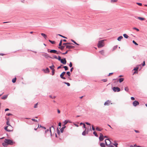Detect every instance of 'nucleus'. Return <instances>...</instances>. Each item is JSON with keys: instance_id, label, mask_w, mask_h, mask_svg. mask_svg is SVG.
I'll return each instance as SVG.
<instances>
[{"instance_id": "obj_17", "label": "nucleus", "mask_w": 147, "mask_h": 147, "mask_svg": "<svg viewBox=\"0 0 147 147\" xmlns=\"http://www.w3.org/2000/svg\"><path fill=\"white\" fill-rule=\"evenodd\" d=\"M68 123H71V121L68 120H66L63 122V125H65Z\"/></svg>"}, {"instance_id": "obj_34", "label": "nucleus", "mask_w": 147, "mask_h": 147, "mask_svg": "<svg viewBox=\"0 0 147 147\" xmlns=\"http://www.w3.org/2000/svg\"><path fill=\"white\" fill-rule=\"evenodd\" d=\"M106 140H109L110 141V140L109 139V138H108V139H106L105 140V145H106L107 146H108V144H107V142H106Z\"/></svg>"}, {"instance_id": "obj_47", "label": "nucleus", "mask_w": 147, "mask_h": 147, "mask_svg": "<svg viewBox=\"0 0 147 147\" xmlns=\"http://www.w3.org/2000/svg\"><path fill=\"white\" fill-rule=\"evenodd\" d=\"M49 97L53 99L55 98L56 96H52V95H50L49 96Z\"/></svg>"}, {"instance_id": "obj_27", "label": "nucleus", "mask_w": 147, "mask_h": 147, "mask_svg": "<svg viewBox=\"0 0 147 147\" xmlns=\"http://www.w3.org/2000/svg\"><path fill=\"white\" fill-rule=\"evenodd\" d=\"M99 52L102 55H103L104 54V51L103 50L100 51Z\"/></svg>"}, {"instance_id": "obj_26", "label": "nucleus", "mask_w": 147, "mask_h": 147, "mask_svg": "<svg viewBox=\"0 0 147 147\" xmlns=\"http://www.w3.org/2000/svg\"><path fill=\"white\" fill-rule=\"evenodd\" d=\"M55 66L54 65H53V64H52V65L51 66H50L49 67L50 68V69H51L52 70V69H54V67H55Z\"/></svg>"}, {"instance_id": "obj_24", "label": "nucleus", "mask_w": 147, "mask_h": 147, "mask_svg": "<svg viewBox=\"0 0 147 147\" xmlns=\"http://www.w3.org/2000/svg\"><path fill=\"white\" fill-rule=\"evenodd\" d=\"M2 145L4 147H6L7 145V144L5 142H3L2 143Z\"/></svg>"}, {"instance_id": "obj_4", "label": "nucleus", "mask_w": 147, "mask_h": 147, "mask_svg": "<svg viewBox=\"0 0 147 147\" xmlns=\"http://www.w3.org/2000/svg\"><path fill=\"white\" fill-rule=\"evenodd\" d=\"M132 104L135 107L138 105L139 104V103L138 101L135 100L133 102Z\"/></svg>"}, {"instance_id": "obj_58", "label": "nucleus", "mask_w": 147, "mask_h": 147, "mask_svg": "<svg viewBox=\"0 0 147 147\" xmlns=\"http://www.w3.org/2000/svg\"><path fill=\"white\" fill-rule=\"evenodd\" d=\"M107 147H115L113 145H110V144L108 145Z\"/></svg>"}, {"instance_id": "obj_57", "label": "nucleus", "mask_w": 147, "mask_h": 147, "mask_svg": "<svg viewBox=\"0 0 147 147\" xmlns=\"http://www.w3.org/2000/svg\"><path fill=\"white\" fill-rule=\"evenodd\" d=\"M68 51H66L65 52L62 53V54L63 55L66 54L68 53Z\"/></svg>"}, {"instance_id": "obj_11", "label": "nucleus", "mask_w": 147, "mask_h": 147, "mask_svg": "<svg viewBox=\"0 0 147 147\" xmlns=\"http://www.w3.org/2000/svg\"><path fill=\"white\" fill-rule=\"evenodd\" d=\"M135 18L136 19H138L140 20L143 21L145 20V18L135 16Z\"/></svg>"}, {"instance_id": "obj_15", "label": "nucleus", "mask_w": 147, "mask_h": 147, "mask_svg": "<svg viewBox=\"0 0 147 147\" xmlns=\"http://www.w3.org/2000/svg\"><path fill=\"white\" fill-rule=\"evenodd\" d=\"M66 127V126L65 125H63V127H62L61 128H60V132L62 133L63 132V130Z\"/></svg>"}, {"instance_id": "obj_8", "label": "nucleus", "mask_w": 147, "mask_h": 147, "mask_svg": "<svg viewBox=\"0 0 147 147\" xmlns=\"http://www.w3.org/2000/svg\"><path fill=\"white\" fill-rule=\"evenodd\" d=\"M60 62L63 65H65L67 62V61L65 58H63V59H62L61 61Z\"/></svg>"}, {"instance_id": "obj_46", "label": "nucleus", "mask_w": 147, "mask_h": 147, "mask_svg": "<svg viewBox=\"0 0 147 147\" xmlns=\"http://www.w3.org/2000/svg\"><path fill=\"white\" fill-rule=\"evenodd\" d=\"M132 42L133 43H134V44H135L136 45H138V44L136 42L135 40H133L132 41Z\"/></svg>"}, {"instance_id": "obj_2", "label": "nucleus", "mask_w": 147, "mask_h": 147, "mask_svg": "<svg viewBox=\"0 0 147 147\" xmlns=\"http://www.w3.org/2000/svg\"><path fill=\"white\" fill-rule=\"evenodd\" d=\"M4 142L6 143L7 145H12L15 143V142H13V140L9 139H5Z\"/></svg>"}, {"instance_id": "obj_31", "label": "nucleus", "mask_w": 147, "mask_h": 147, "mask_svg": "<svg viewBox=\"0 0 147 147\" xmlns=\"http://www.w3.org/2000/svg\"><path fill=\"white\" fill-rule=\"evenodd\" d=\"M123 36L125 38H127L129 37L126 34H123Z\"/></svg>"}, {"instance_id": "obj_9", "label": "nucleus", "mask_w": 147, "mask_h": 147, "mask_svg": "<svg viewBox=\"0 0 147 147\" xmlns=\"http://www.w3.org/2000/svg\"><path fill=\"white\" fill-rule=\"evenodd\" d=\"M111 103V101L109 100H107L106 101L104 104V105L105 106L107 105V106H109L110 105Z\"/></svg>"}, {"instance_id": "obj_60", "label": "nucleus", "mask_w": 147, "mask_h": 147, "mask_svg": "<svg viewBox=\"0 0 147 147\" xmlns=\"http://www.w3.org/2000/svg\"><path fill=\"white\" fill-rule=\"evenodd\" d=\"M92 130L93 131H94L95 130V129L94 127V126L93 125H92Z\"/></svg>"}, {"instance_id": "obj_21", "label": "nucleus", "mask_w": 147, "mask_h": 147, "mask_svg": "<svg viewBox=\"0 0 147 147\" xmlns=\"http://www.w3.org/2000/svg\"><path fill=\"white\" fill-rule=\"evenodd\" d=\"M51 128H53V129L54 130L55 129V128L53 126H52L51 127H50L49 128V131L51 134V136H52V133H51Z\"/></svg>"}, {"instance_id": "obj_38", "label": "nucleus", "mask_w": 147, "mask_h": 147, "mask_svg": "<svg viewBox=\"0 0 147 147\" xmlns=\"http://www.w3.org/2000/svg\"><path fill=\"white\" fill-rule=\"evenodd\" d=\"M57 134H58V135H59L60 134V131L58 129V127H57Z\"/></svg>"}, {"instance_id": "obj_44", "label": "nucleus", "mask_w": 147, "mask_h": 147, "mask_svg": "<svg viewBox=\"0 0 147 147\" xmlns=\"http://www.w3.org/2000/svg\"><path fill=\"white\" fill-rule=\"evenodd\" d=\"M58 35H59V36L64 38H65V39H67V38L65 36H63L60 34H58Z\"/></svg>"}, {"instance_id": "obj_37", "label": "nucleus", "mask_w": 147, "mask_h": 147, "mask_svg": "<svg viewBox=\"0 0 147 147\" xmlns=\"http://www.w3.org/2000/svg\"><path fill=\"white\" fill-rule=\"evenodd\" d=\"M63 83H64L65 84H66L67 85V86H69L70 85V84L68 82H63Z\"/></svg>"}, {"instance_id": "obj_63", "label": "nucleus", "mask_w": 147, "mask_h": 147, "mask_svg": "<svg viewBox=\"0 0 147 147\" xmlns=\"http://www.w3.org/2000/svg\"><path fill=\"white\" fill-rule=\"evenodd\" d=\"M71 40L73 43H74L75 44L76 43V42L74 41V40L71 39Z\"/></svg>"}, {"instance_id": "obj_59", "label": "nucleus", "mask_w": 147, "mask_h": 147, "mask_svg": "<svg viewBox=\"0 0 147 147\" xmlns=\"http://www.w3.org/2000/svg\"><path fill=\"white\" fill-rule=\"evenodd\" d=\"M67 45H74L73 43L69 42H67Z\"/></svg>"}, {"instance_id": "obj_48", "label": "nucleus", "mask_w": 147, "mask_h": 147, "mask_svg": "<svg viewBox=\"0 0 147 147\" xmlns=\"http://www.w3.org/2000/svg\"><path fill=\"white\" fill-rule=\"evenodd\" d=\"M53 58L52 59H53L54 58L57 59V57L55 55H53V57H52Z\"/></svg>"}, {"instance_id": "obj_1", "label": "nucleus", "mask_w": 147, "mask_h": 147, "mask_svg": "<svg viewBox=\"0 0 147 147\" xmlns=\"http://www.w3.org/2000/svg\"><path fill=\"white\" fill-rule=\"evenodd\" d=\"M105 40H99L97 44V46L98 48H100L103 47L105 46L104 41Z\"/></svg>"}, {"instance_id": "obj_41", "label": "nucleus", "mask_w": 147, "mask_h": 147, "mask_svg": "<svg viewBox=\"0 0 147 147\" xmlns=\"http://www.w3.org/2000/svg\"><path fill=\"white\" fill-rule=\"evenodd\" d=\"M133 29L136 30L137 32H138L139 31V29L136 28V27H134L133 28Z\"/></svg>"}, {"instance_id": "obj_49", "label": "nucleus", "mask_w": 147, "mask_h": 147, "mask_svg": "<svg viewBox=\"0 0 147 147\" xmlns=\"http://www.w3.org/2000/svg\"><path fill=\"white\" fill-rule=\"evenodd\" d=\"M118 0H111V2L112 3H113L114 2H116Z\"/></svg>"}, {"instance_id": "obj_12", "label": "nucleus", "mask_w": 147, "mask_h": 147, "mask_svg": "<svg viewBox=\"0 0 147 147\" xmlns=\"http://www.w3.org/2000/svg\"><path fill=\"white\" fill-rule=\"evenodd\" d=\"M49 52L56 54V53H57V50L55 49H51L49 51Z\"/></svg>"}, {"instance_id": "obj_32", "label": "nucleus", "mask_w": 147, "mask_h": 147, "mask_svg": "<svg viewBox=\"0 0 147 147\" xmlns=\"http://www.w3.org/2000/svg\"><path fill=\"white\" fill-rule=\"evenodd\" d=\"M63 67L64 68L65 71H67L68 69V68L67 66H63Z\"/></svg>"}, {"instance_id": "obj_43", "label": "nucleus", "mask_w": 147, "mask_h": 147, "mask_svg": "<svg viewBox=\"0 0 147 147\" xmlns=\"http://www.w3.org/2000/svg\"><path fill=\"white\" fill-rule=\"evenodd\" d=\"M66 74H67L69 76H70L71 75V74L69 71H67L66 72Z\"/></svg>"}, {"instance_id": "obj_52", "label": "nucleus", "mask_w": 147, "mask_h": 147, "mask_svg": "<svg viewBox=\"0 0 147 147\" xmlns=\"http://www.w3.org/2000/svg\"><path fill=\"white\" fill-rule=\"evenodd\" d=\"M113 145L115 147H117V146H118V143H113Z\"/></svg>"}, {"instance_id": "obj_3", "label": "nucleus", "mask_w": 147, "mask_h": 147, "mask_svg": "<svg viewBox=\"0 0 147 147\" xmlns=\"http://www.w3.org/2000/svg\"><path fill=\"white\" fill-rule=\"evenodd\" d=\"M112 89L113 90V91L115 92H119L121 90L120 88L119 87L117 86L112 87Z\"/></svg>"}, {"instance_id": "obj_42", "label": "nucleus", "mask_w": 147, "mask_h": 147, "mask_svg": "<svg viewBox=\"0 0 147 147\" xmlns=\"http://www.w3.org/2000/svg\"><path fill=\"white\" fill-rule=\"evenodd\" d=\"M62 40H61L60 41L59 43V46H61L62 45Z\"/></svg>"}, {"instance_id": "obj_54", "label": "nucleus", "mask_w": 147, "mask_h": 147, "mask_svg": "<svg viewBox=\"0 0 147 147\" xmlns=\"http://www.w3.org/2000/svg\"><path fill=\"white\" fill-rule=\"evenodd\" d=\"M101 80L104 82H106L107 81V79H102Z\"/></svg>"}, {"instance_id": "obj_45", "label": "nucleus", "mask_w": 147, "mask_h": 147, "mask_svg": "<svg viewBox=\"0 0 147 147\" xmlns=\"http://www.w3.org/2000/svg\"><path fill=\"white\" fill-rule=\"evenodd\" d=\"M138 68H139V67H135L134 68V69H133V70H134L135 71H136V70H138Z\"/></svg>"}, {"instance_id": "obj_25", "label": "nucleus", "mask_w": 147, "mask_h": 147, "mask_svg": "<svg viewBox=\"0 0 147 147\" xmlns=\"http://www.w3.org/2000/svg\"><path fill=\"white\" fill-rule=\"evenodd\" d=\"M41 35L43 36L45 39H46L47 36L46 34L43 33H41Z\"/></svg>"}, {"instance_id": "obj_61", "label": "nucleus", "mask_w": 147, "mask_h": 147, "mask_svg": "<svg viewBox=\"0 0 147 147\" xmlns=\"http://www.w3.org/2000/svg\"><path fill=\"white\" fill-rule=\"evenodd\" d=\"M138 73V70H136V71H135L133 73V75H134L136 74H137Z\"/></svg>"}, {"instance_id": "obj_30", "label": "nucleus", "mask_w": 147, "mask_h": 147, "mask_svg": "<svg viewBox=\"0 0 147 147\" xmlns=\"http://www.w3.org/2000/svg\"><path fill=\"white\" fill-rule=\"evenodd\" d=\"M49 41L53 44H55V41H52L50 40H49Z\"/></svg>"}, {"instance_id": "obj_40", "label": "nucleus", "mask_w": 147, "mask_h": 147, "mask_svg": "<svg viewBox=\"0 0 147 147\" xmlns=\"http://www.w3.org/2000/svg\"><path fill=\"white\" fill-rule=\"evenodd\" d=\"M57 59H58V60L60 61L62 59H61V57L60 56H58V57H57Z\"/></svg>"}, {"instance_id": "obj_14", "label": "nucleus", "mask_w": 147, "mask_h": 147, "mask_svg": "<svg viewBox=\"0 0 147 147\" xmlns=\"http://www.w3.org/2000/svg\"><path fill=\"white\" fill-rule=\"evenodd\" d=\"M124 80V78H119L118 80H117V82L119 81V83H121L123 82Z\"/></svg>"}, {"instance_id": "obj_33", "label": "nucleus", "mask_w": 147, "mask_h": 147, "mask_svg": "<svg viewBox=\"0 0 147 147\" xmlns=\"http://www.w3.org/2000/svg\"><path fill=\"white\" fill-rule=\"evenodd\" d=\"M96 129L97 131H101L102 130V129H100L98 127H96Z\"/></svg>"}, {"instance_id": "obj_62", "label": "nucleus", "mask_w": 147, "mask_h": 147, "mask_svg": "<svg viewBox=\"0 0 147 147\" xmlns=\"http://www.w3.org/2000/svg\"><path fill=\"white\" fill-rule=\"evenodd\" d=\"M138 73V70H136V71H135L133 73V75H134L136 74H137Z\"/></svg>"}, {"instance_id": "obj_6", "label": "nucleus", "mask_w": 147, "mask_h": 147, "mask_svg": "<svg viewBox=\"0 0 147 147\" xmlns=\"http://www.w3.org/2000/svg\"><path fill=\"white\" fill-rule=\"evenodd\" d=\"M65 73V71H63L60 75V78L63 79H65L66 78L63 76Z\"/></svg>"}, {"instance_id": "obj_39", "label": "nucleus", "mask_w": 147, "mask_h": 147, "mask_svg": "<svg viewBox=\"0 0 147 147\" xmlns=\"http://www.w3.org/2000/svg\"><path fill=\"white\" fill-rule=\"evenodd\" d=\"M55 69H52V76H53L55 74Z\"/></svg>"}, {"instance_id": "obj_55", "label": "nucleus", "mask_w": 147, "mask_h": 147, "mask_svg": "<svg viewBox=\"0 0 147 147\" xmlns=\"http://www.w3.org/2000/svg\"><path fill=\"white\" fill-rule=\"evenodd\" d=\"M6 124L7 125L10 126H11V125H10V123H9V121H7L6 122Z\"/></svg>"}, {"instance_id": "obj_20", "label": "nucleus", "mask_w": 147, "mask_h": 147, "mask_svg": "<svg viewBox=\"0 0 147 147\" xmlns=\"http://www.w3.org/2000/svg\"><path fill=\"white\" fill-rule=\"evenodd\" d=\"M123 38V37L122 36H119L118 37L117 40L118 41H120L121 39H122Z\"/></svg>"}, {"instance_id": "obj_35", "label": "nucleus", "mask_w": 147, "mask_h": 147, "mask_svg": "<svg viewBox=\"0 0 147 147\" xmlns=\"http://www.w3.org/2000/svg\"><path fill=\"white\" fill-rule=\"evenodd\" d=\"M124 90L127 92H128L129 89L127 87H125L124 88Z\"/></svg>"}, {"instance_id": "obj_29", "label": "nucleus", "mask_w": 147, "mask_h": 147, "mask_svg": "<svg viewBox=\"0 0 147 147\" xmlns=\"http://www.w3.org/2000/svg\"><path fill=\"white\" fill-rule=\"evenodd\" d=\"M86 129L82 132V135L83 136H85L86 135Z\"/></svg>"}, {"instance_id": "obj_13", "label": "nucleus", "mask_w": 147, "mask_h": 147, "mask_svg": "<svg viewBox=\"0 0 147 147\" xmlns=\"http://www.w3.org/2000/svg\"><path fill=\"white\" fill-rule=\"evenodd\" d=\"M8 127V126H6L4 127V129L5 130H6V131H8V132H11V131H13V130H11L8 129H7Z\"/></svg>"}, {"instance_id": "obj_18", "label": "nucleus", "mask_w": 147, "mask_h": 147, "mask_svg": "<svg viewBox=\"0 0 147 147\" xmlns=\"http://www.w3.org/2000/svg\"><path fill=\"white\" fill-rule=\"evenodd\" d=\"M50 72L49 69L48 67H47L45 69V73H49Z\"/></svg>"}, {"instance_id": "obj_64", "label": "nucleus", "mask_w": 147, "mask_h": 147, "mask_svg": "<svg viewBox=\"0 0 147 147\" xmlns=\"http://www.w3.org/2000/svg\"><path fill=\"white\" fill-rule=\"evenodd\" d=\"M139 6H142V3H136Z\"/></svg>"}, {"instance_id": "obj_36", "label": "nucleus", "mask_w": 147, "mask_h": 147, "mask_svg": "<svg viewBox=\"0 0 147 147\" xmlns=\"http://www.w3.org/2000/svg\"><path fill=\"white\" fill-rule=\"evenodd\" d=\"M93 134L94 135V136H96V137H98V135L97 134V133L96 132V131H94L93 132Z\"/></svg>"}, {"instance_id": "obj_10", "label": "nucleus", "mask_w": 147, "mask_h": 147, "mask_svg": "<svg viewBox=\"0 0 147 147\" xmlns=\"http://www.w3.org/2000/svg\"><path fill=\"white\" fill-rule=\"evenodd\" d=\"M75 47L73 46H71V45H66V49H71L74 48Z\"/></svg>"}, {"instance_id": "obj_16", "label": "nucleus", "mask_w": 147, "mask_h": 147, "mask_svg": "<svg viewBox=\"0 0 147 147\" xmlns=\"http://www.w3.org/2000/svg\"><path fill=\"white\" fill-rule=\"evenodd\" d=\"M8 96V94L4 95L2 97H1V98L3 100H5L7 97Z\"/></svg>"}, {"instance_id": "obj_5", "label": "nucleus", "mask_w": 147, "mask_h": 147, "mask_svg": "<svg viewBox=\"0 0 147 147\" xmlns=\"http://www.w3.org/2000/svg\"><path fill=\"white\" fill-rule=\"evenodd\" d=\"M42 56H44L45 58L47 59L49 57L50 58L52 59L53 57L49 55L47 53H45L44 54H43Z\"/></svg>"}, {"instance_id": "obj_19", "label": "nucleus", "mask_w": 147, "mask_h": 147, "mask_svg": "<svg viewBox=\"0 0 147 147\" xmlns=\"http://www.w3.org/2000/svg\"><path fill=\"white\" fill-rule=\"evenodd\" d=\"M65 46L61 45V46H59L58 47V48L59 49H60L61 50H63L64 49V48Z\"/></svg>"}, {"instance_id": "obj_23", "label": "nucleus", "mask_w": 147, "mask_h": 147, "mask_svg": "<svg viewBox=\"0 0 147 147\" xmlns=\"http://www.w3.org/2000/svg\"><path fill=\"white\" fill-rule=\"evenodd\" d=\"M100 146L101 147H105V144L103 143H101L100 144Z\"/></svg>"}, {"instance_id": "obj_53", "label": "nucleus", "mask_w": 147, "mask_h": 147, "mask_svg": "<svg viewBox=\"0 0 147 147\" xmlns=\"http://www.w3.org/2000/svg\"><path fill=\"white\" fill-rule=\"evenodd\" d=\"M31 120L32 121H35V122H38V121H37V120L36 119H31Z\"/></svg>"}, {"instance_id": "obj_28", "label": "nucleus", "mask_w": 147, "mask_h": 147, "mask_svg": "<svg viewBox=\"0 0 147 147\" xmlns=\"http://www.w3.org/2000/svg\"><path fill=\"white\" fill-rule=\"evenodd\" d=\"M16 77H15V78L12 79V82L13 83H15L16 82Z\"/></svg>"}, {"instance_id": "obj_51", "label": "nucleus", "mask_w": 147, "mask_h": 147, "mask_svg": "<svg viewBox=\"0 0 147 147\" xmlns=\"http://www.w3.org/2000/svg\"><path fill=\"white\" fill-rule=\"evenodd\" d=\"M117 45H115V46H114L113 47V50H115L117 48Z\"/></svg>"}, {"instance_id": "obj_56", "label": "nucleus", "mask_w": 147, "mask_h": 147, "mask_svg": "<svg viewBox=\"0 0 147 147\" xmlns=\"http://www.w3.org/2000/svg\"><path fill=\"white\" fill-rule=\"evenodd\" d=\"M62 53L59 51H57V53H56V54H62Z\"/></svg>"}, {"instance_id": "obj_50", "label": "nucleus", "mask_w": 147, "mask_h": 147, "mask_svg": "<svg viewBox=\"0 0 147 147\" xmlns=\"http://www.w3.org/2000/svg\"><path fill=\"white\" fill-rule=\"evenodd\" d=\"M69 65L70 67H72V64L71 62H70L69 64Z\"/></svg>"}, {"instance_id": "obj_7", "label": "nucleus", "mask_w": 147, "mask_h": 147, "mask_svg": "<svg viewBox=\"0 0 147 147\" xmlns=\"http://www.w3.org/2000/svg\"><path fill=\"white\" fill-rule=\"evenodd\" d=\"M100 136L99 137V139L100 141H102L104 140V136L101 133L100 134Z\"/></svg>"}, {"instance_id": "obj_22", "label": "nucleus", "mask_w": 147, "mask_h": 147, "mask_svg": "<svg viewBox=\"0 0 147 147\" xmlns=\"http://www.w3.org/2000/svg\"><path fill=\"white\" fill-rule=\"evenodd\" d=\"M40 127H41V128H42V129H46V128L45 127H44V126H42L41 125H39L38 124V127H37V128H40Z\"/></svg>"}]
</instances>
